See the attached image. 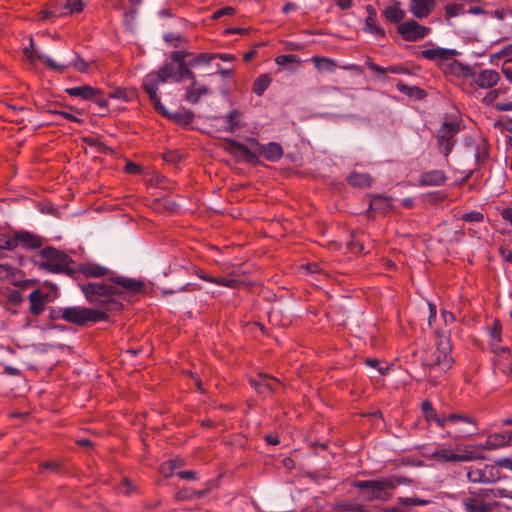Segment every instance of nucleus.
Here are the masks:
<instances>
[{
	"instance_id": "obj_5",
	"label": "nucleus",
	"mask_w": 512,
	"mask_h": 512,
	"mask_svg": "<svg viewBox=\"0 0 512 512\" xmlns=\"http://www.w3.org/2000/svg\"><path fill=\"white\" fill-rule=\"evenodd\" d=\"M451 71L463 77L472 78L474 83L481 89H489L495 86L500 80L498 72L492 69L482 70L477 73L470 66L464 65L458 61L450 63Z\"/></svg>"
},
{
	"instance_id": "obj_19",
	"label": "nucleus",
	"mask_w": 512,
	"mask_h": 512,
	"mask_svg": "<svg viewBox=\"0 0 512 512\" xmlns=\"http://www.w3.org/2000/svg\"><path fill=\"white\" fill-rule=\"evenodd\" d=\"M65 92L72 97H79L83 100L90 101L91 99H94L96 96L104 94L101 89H97L89 85L67 88Z\"/></svg>"
},
{
	"instance_id": "obj_52",
	"label": "nucleus",
	"mask_w": 512,
	"mask_h": 512,
	"mask_svg": "<svg viewBox=\"0 0 512 512\" xmlns=\"http://www.w3.org/2000/svg\"><path fill=\"white\" fill-rule=\"evenodd\" d=\"M201 278L210 283L218 284L221 286H231V282H232V280H228L226 278H214V277H207V276H201Z\"/></svg>"
},
{
	"instance_id": "obj_59",
	"label": "nucleus",
	"mask_w": 512,
	"mask_h": 512,
	"mask_svg": "<svg viewBox=\"0 0 512 512\" xmlns=\"http://www.w3.org/2000/svg\"><path fill=\"white\" fill-rule=\"evenodd\" d=\"M39 15H40L41 20H46V19L54 16V14L52 13L49 6H47V4L45 5V8L42 11H40Z\"/></svg>"
},
{
	"instance_id": "obj_15",
	"label": "nucleus",
	"mask_w": 512,
	"mask_h": 512,
	"mask_svg": "<svg viewBox=\"0 0 512 512\" xmlns=\"http://www.w3.org/2000/svg\"><path fill=\"white\" fill-rule=\"evenodd\" d=\"M436 346L438 353L436 361L440 364L448 360L449 354L452 350L450 336L445 331L437 332Z\"/></svg>"
},
{
	"instance_id": "obj_14",
	"label": "nucleus",
	"mask_w": 512,
	"mask_h": 512,
	"mask_svg": "<svg viewBox=\"0 0 512 512\" xmlns=\"http://www.w3.org/2000/svg\"><path fill=\"white\" fill-rule=\"evenodd\" d=\"M428 457L438 463L464 462L471 459V456L467 454H457L450 448L438 449L432 452Z\"/></svg>"
},
{
	"instance_id": "obj_38",
	"label": "nucleus",
	"mask_w": 512,
	"mask_h": 512,
	"mask_svg": "<svg viewBox=\"0 0 512 512\" xmlns=\"http://www.w3.org/2000/svg\"><path fill=\"white\" fill-rule=\"evenodd\" d=\"M365 363L368 367L375 369L379 375H385L389 371V367L375 358H367Z\"/></svg>"
},
{
	"instance_id": "obj_50",
	"label": "nucleus",
	"mask_w": 512,
	"mask_h": 512,
	"mask_svg": "<svg viewBox=\"0 0 512 512\" xmlns=\"http://www.w3.org/2000/svg\"><path fill=\"white\" fill-rule=\"evenodd\" d=\"M462 219L467 222H480L483 220V214L477 211H472L464 214Z\"/></svg>"
},
{
	"instance_id": "obj_60",
	"label": "nucleus",
	"mask_w": 512,
	"mask_h": 512,
	"mask_svg": "<svg viewBox=\"0 0 512 512\" xmlns=\"http://www.w3.org/2000/svg\"><path fill=\"white\" fill-rule=\"evenodd\" d=\"M501 216L504 220L512 225V208H505L501 211Z\"/></svg>"
},
{
	"instance_id": "obj_8",
	"label": "nucleus",
	"mask_w": 512,
	"mask_h": 512,
	"mask_svg": "<svg viewBox=\"0 0 512 512\" xmlns=\"http://www.w3.org/2000/svg\"><path fill=\"white\" fill-rule=\"evenodd\" d=\"M40 61L44 62L49 68L63 72L69 67L75 68L80 73H86L88 71V63L79 55L74 54L73 59L67 63H58L51 57L45 54H37Z\"/></svg>"
},
{
	"instance_id": "obj_21",
	"label": "nucleus",
	"mask_w": 512,
	"mask_h": 512,
	"mask_svg": "<svg viewBox=\"0 0 512 512\" xmlns=\"http://www.w3.org/2000/svg\"><path fill=\"white\" fill-rule=\"evenodd\" d=\"M392 198L386 195H373L370 199L367 215L370 216L372 211L387 212L391 208Z\"/></svg>"
},
{
	"instance_id": "obj_36",
	"label": "nucleus",
	"mask_w": 512,
	"mask_h": 512,
	"mask_svg": "<svg viewBox=\"0 0 512 512\" xmlns=\"http://www.w3.org/2000/svg\"><path fill=\"white\" fill-rule=\"evenodd\" d=\"M275 63L279 66H287L291 63H295L300 65L302 63L301 59L295 54H282L278 55L275 58Z\"/></svg>"
},
{
	"instance_id": "obj_24",
	"label": "nucleus",
	"mask_w": 512,
	"mask_h": 512,
	"mask_svg": "<svg viewBox=\"0 0 512 512\" xmlns=\"http://www.w3.org/2000/svg\"><path fill=\"white\" fill-rule=\"evenodd\" d=\"M446 176L441 170H432L420 176L422 186H439L445 182Z\"/></svg>"
},
{
	"instance_id": "obj_51",
	"label": "nucleus",
	"mask_w": 512,
	"mask_h": 512,
	"mask_svg": "<svg viewBox=\"0 0 512 512\" xmlns=\"http://www.w3.org/2000/svg\"><path fill=\"white\" fill-rule=\"evenodd\" d=\"M235 12V9L231 6H226L224 8H221V9H218L217 11H215L212 15V18L213 19H219L223 16H227V15H233Z\"/></svg>"
},
{
	"instance_id": "obj_16",
	"label": "nucleus",
	"mask_w": 512,
	"mask_h": 512,
	"mask_svg": "<svg viewBox=\"0 0 512 512\" xmlns=\"http://www.w3.org/2000/svg\"><path fill=\"white\" fill-rule=\"evenodd\" d=\"M15 240L18 245H21L25 249H37L41 247V238L29 231L21 230L15 232Z\"/></svg>"
},
{
	"instance_id": "obj_6",
	"label": "nucleus",
	"mask_w": 512,
	"mask_h": 512,
	"mask_svg": "<svg viewBox=\"0 0 512 512\" xmlns=\"http://www.w3.org/2000/svg\"><path fill=\"white\" fill-rule=\"evenodd\" d=\"M461 502L465 512H493L499 506L498 502H490L484 488L469 489Z\"/></svg>"
},
{
	"instance_id": "obj_58",
	"label": "nucleus",
	"mask_w": 512,
	"mask_h": 512,
	"mask_svg": "<svg viewBox=\"0 0 512 512\" xmlns=\"http://www.w3.org/2000/svg\"><path fill=\"white\" fill-rule=\"evenodd\" d=\"M91 101L95 102L100 109L104 110L108 108V102L106 99H104L103 94L96 96L94 99H91Z\"/></svg>"
},
{
	"instance_id": "obj_63",
	"label": "nucleus",
	"mask_w": 512,
	"mask_h": 512,
	"mask_svg": "<svg viewBox=\"0 0 512 512\" xmlns=\"http://www.w3.org/2000/svg\"><path fill=\"white\" fill-rule=\"evenodd\" d=\"M297 9V5L295 3H292V2H288L286 3L283 8H282V11L287 14L291 11H294Z\"/></svg>"
},
{
	"instance_id": "obj_13",
	"label": "nucleus",
	"mask_w": 512,
	"mask_h": 512,
	"mask_svg": "<svg viewBox=\"0 0 512 512\" xmlns=\"http://www.w3.org/2000/svg\"><path fill=\"white\" fill-rule=\"evenodd\" d=\"M28 300L30 303V313L34 316H39L45 308V305L53 300L49 293L42 291L41 289L33 290Z\"/></svg>"
},
{
	"instance_id": "obj_7",
	"label": "nucleus",
	"mask_w": 512,
	"mask_h": 512,
	"mask_svg": "<svg viewBox=\"0 0 512 512\" xmlns=\"http://www.w3.org/2000/svg\"><path fill=\"white\" fill-rule=\"evenodd\" d=\"M460 131V124L456 122H445L437 134V142L440 151L448 156L454 147V137Z\"/></svg>"
},
{
	"instance_id": "obj_1",
	"label": "nucleus",
	"mask_w": 512,
	"mask_h": 512,
	"mask_svg": "<svg viewBox=\"0 0 512 512\" xmlns=\"http://www.w3.org/2000/svg\"><path fill=\"white\" fill-rule=\"evenodd\" d=\"M86 300L98 309L71 306L60 309L61 319L66 322L84 326L87 323H96L107 319L106 311L119 310L120 299L128 300L132 295L143 289V284L132 278L115 276L110 283L83 282L79 283Z\"/></svg>"
},
{
	"instance_id": "obj_31",
	"label": "nucleus",
	"mask_w": 512,
	"mask_h": 512,
	"mask_svg": "<svg viewBox=\"0 0 512 512\" xmlns=\"http://www.w3.org/2000/svg\"><path fill=\"white\" fill-rule=\"evenodd\" d=\"M135 96L134 91L117 87L108 93V97L112 99L121 100L123 102L131 101Z\"/></svg>"
},
{
	"instance_id": "obj_12",
	"label": "nucleus",
	"mask_w": 512,
	"mask_h": 512,
	"mask_svg": "<svg viewBox=\"0 0 512 512\" xmlns=\"http://www.w3.org/2000/svg\"><path fill=\"white\" fill-rule=\"evenodd\" d=\"M460 53L455 49H448V48H431V49H425L422 51V56L425 59L436 61L439 65H442L446 61H450L451 63L453 61H456L454 59L455 56L459 55Z\"/></svg>"
},
{
	"instance_id": "obj_33",
	"label": "nucleus",
	"mask_w": 512,
	"mask_h": 512,
	"mask_svg": "<svg viewBox=\"0 0 512 512\" xmlns=\"http://www.w3.org/2000/svg\"><path fill=\"white\" fill-rule=\"evenodd\" d=\"M385 18L391 23H399L403 20L405 12L395 6L387 7L383 12Z\"/></svg>"
},
{
	"instance_id": "obj_42",
	"label": "nucleus",
	"mask_w": 512,
	"mask_h": 512,
	"mask_svg": "<svg viewBox=\"0 0 512 512\" xmlns=\"http://www.w3.org/2000/svg\"><path fill=\"white\" fill-rule=\"evenodd\" d=\"M191 55H192V53L187 50H177V51L171 52L169 57L171 60L182 65V64H187L188 60H186V58L190 57Z\"/></svg>"
},
{
	"instance_id": "obj_56",
	"label": "nucleus",
	"mask_w": 512,
	"mask_h": 512,
	"mask_svg": "<svg viewBox=\"0 0 512 512\" xmlns=\"http://www.w3.org/2000/svg\"><path fill=\"white\" fill-rule=\"evenodd\" d=\"M495 463L502 468L512 470V458H500L495 461Z\"/></svg>"
},
{
	"instance_id": "obj_20",
	"label": "nucleus",
	"mask_w": 512,
	"mask_h": 512,
	"mask_svg": "<svg viewBox=\"0 0 512 512\" xmlns=\"http://www.w3.org/2000/svg\"><path fill=\"white\" fill-rule=\"evenodd\" d=\"M435 6V0H410V11L419 19L427 17Z\"/></svg>"
},
{
	"instance_id": "obj_53",
	"label": "nucleus",
	"mask_w": 512,
	"mask_h": 512,
	"mask_svg": "<svg viewBox=\"0 0 512 512\" xmlns=\"http://www.w3.org/2000/svg\"><path fill=\"white\" fill-rule=\"evenodd\" d=\"M69 6L67 7L68 14L73 12H80L83 9L82 0H69Z\"/></svg>"
},
{
	"instance_id": "obj_34",
	"label": "nucleus",
	"mask_w": 512,
	"mask_h": 512,
	"mask_svg": "<svg viewBox=\"0 0 512 512\" xmlns=\"http://www.w3.org/2000/svg\"><path fill=\"white\" fill-rule=\"evenodd\" d=\"M485 493L490 498V502H497L496 498H509L512 499V491L504 488H484Z\"/></svg>"
},
{
	"instance_id": "obj_29",
	"label": "nucleus",
	"mask_w": 512,
	"mask_h": 512,
	"mask_svg": "<svg viewBox=\"0 0 512 512\" xmlns=\"http://www.w3.org/2000/svg\"><path fill=\"white\" fill-rule=\"evenodd\" d=\"M271 77L268 74H262L259 77H257L253 83V92L261 96L263 93L267 90L269 85L271 84Z\"/></svg>"
},
{
	"instance_id": "obj_49",
	"label": "nucleus",
	"mask_w": 512,
	"mask_h": 512,
	"mask_svg": "<svg viewBox=\"0 0 512 512\" xmlns=\"http://www.w3.org/2000/svg\"><path fill=\"white\" fill-rule=\"evenodd\" d=\"M502 327L498 320H494L493 327L490 329V336L494 341L500 342Z\"/></svg>"
},
{
	"instance_id": "obj_61",
	"label": "nucleus",
	"mask_w": 512,
	"mask_h": 512,
	"mask_svg": "<svg viewBox=\"0 0 512 512\" xmlns=\"http://www.w3.org/2000/svg\"><path fill=\"white\" fill-rule=\"evenodd\" d=\"M499 111H512V101L507 103H499L496 105Z\"/></svg>"
},
{
	"instance_id": "obj_23",
	"label": "nucleus",
	"mask_w": 512,
	"mask_h": 512,
	"mask_svg": "<svg viewBox=\"0 0 512 512\" xmlns=\"http://www.w3.org/2000/svg\"><path fill=\"white\" fill-rule=\"evenodd\" d=\"M81 272L86 277H103L109 273V269L95 263H85L78 266L77 272Z\"/></svg>"
},
{
	"instance_id": "obj_44",
	"label": "nucleus",
	"mask_w": 512,
	"mask_h": 512,
	"mask_svg": "<svg viewBox=\"0 0 512 512\" xmlns=\"http://www.w3.org/2000/svg\"><path fill=\"white\" fill-rule=\"evenodd\" d=\"M84 140L89 146L95 147L100 153L107 154L112 152V150L108 146H106L104 143L100 142L95 138L87 137Z\"/></svg>"
},
{
	"instance_id": "obj_48",
	"label": "nucleus",
	"mask_w": 512,
	"mask_h": 512,
	"mask_svg": "<svg viewBox=\"0 0 512 512\" xmlns=\"http://www.w3.org/2000/svg\"><path fill=\"white\" fill-rule=\"evenodd\" d=\"M29 44H30L29 47H25L23 49V55L25 56V58L30 62H33L34 59L40 60L37 56V54H40V53L33 50V39L32 38L29 39Z\"/></svg>"
},
{
	"instance_id": "obj_39",
	"label": "nucleus",
	"mask_w": 512,
	"mask_h": 512,
	"mask_svg": "<svg viewBox=\"0 0 512 512\" xmlns=\"http://www.w3.org/2000/svg\"><path fill=\"white\" fill-rule=\"evenodd\" d=\"M365 31L374 35L384 36L385 31L376 24V17H367L365 21Z\"/></svg>"
},
{
	"instance_id": "obj_25",
	"label": "nucleus",
	"mask_w": 512,
	"mask_h": 512,
	"mask_svg": "<svg viewBox=\"0 0 512 512\" xmlns=\"http://www.w3.org/2000/svg\"><path fill=\"white\" fill-rule=\"evenodd\" d=\"M260 154L267 160L276 162L282 157L283 150L280 144L270 142L267 145L260 146Z\"/></svg>"
},
{
	"instance_id": "obj_10",
	"label": "nucleus",
	"mask_w": 512,
	"mask_h": 512,
	"mask_svg": "<svg viewBox=\"0 0 512 512\" xmlns=\"http://www.w3.org/2000/svg\"><path fill=\"white\" fill-rule=\"evenodd\" d=\"M398 32L407 41H416L424 38L430 29L420 25L414 20L406 21L398 26Z\"/></svg>"
},
{
	"instance_id": "obj_4",
	"label": "nucleus",
	"mask_w": 512,
	"mask_h": 512,
	"mask_svg": "<svg viewBox=\"0 0 512 512\" xmlns=\"http://www.w3.org/2000/svg\"><path fill=\"white\" fill-rule=\"evenodd\" d=\"M42 261L39 262L41 268H45L53 273L64 272L70 276L76 273V269L71 267L73 260L64 252L53 247H45L40 251Z\"/></svg>"
},
{
	"instance_id": "obj_37",
	"label": "nucleus",
	"mask_w": 512,
	"mask_h": 512,
	"mask_svg": "<svg viewBox=\"0 0 512 512\" xmlns=\"http://www.w3.org/2000/svg\"><path fill=\"white\" fill-rule=\"evenodd\" d=\"M431 501L419 497H400L398 503L402 506H425Z\"/></svg>"
},
{
	"instance_id": "obj_32",
	"label": "nucleus",
	"mask_w": 512,
	"mask_h": 512,
	"mask_svg": "<svg viewBox=\"0 0 512 512\" xmlns=\"http://www.w3.org/2000/svg\"><path fill=\"white\" fill-rule=\"evenodd\" d=\"M69 5V0H53L47 3V6H49L54 16L68 15L67 7Z\"/></svg>"
},
{
	"instance_id": "obj_27",
	"label": "nucleus",
	"mask_w": 512,
	"mask_h": 512,
	"mask_svg": "<svg viewBox=\"0 0 512 512\" xmlns=\"http://www.w3.org/2000/svg\"><path fill=\"white\" fill-rule=\"evenodd\" d=\"M347 180L350 185L359 188L369 187L371 186L373 181L369 174L357 172L350 174Z\"/></svg>"
},
{
	"instance_id": "obj_22",
	"label": "nucleus",
	"mask_w": 512,
	"mask_h": 512,
	"mask_svg": "<svg viewBox=\"0 0 512 512\" xmlns=\"http://www.w3.org/2000/svg\"><path fill=\"white\" fill-rule=\"evenodd\" d=\"M421 410L425 415L427 422H434L436 425L443 429L446 425L445 417H439L436 410L433 408L432 403L429 400H425L421 403Z\"/></svg>"
},
{
	"instance_id": "obj_28",
	"label": "nucleus",
	"mask_w": 512,
	"mask_h": 512,
	"mask_svg": "<svg viewBox=\"0 0 512 512\" xmlns=\"http://www.w3.org/2000/svg\"><path fill=\"white\" fill-rule=\"evenodd\" d=\"M311 60L315 68L320 72L332 73L337 67L335 61L330 58L314 56Z\"/></svg>"
},
{
	"instance_id": "obj_9",
	"label": "nucleus",
	"mask_w": 512,
	"mask_h": 512,
	"mask_svg": "<svg viewBox=\"0 0 512 512\" xmlns=\"http://www.w3.org/2000/svg\"><path fill=\"white\" fill-rule=\"evenodd\" d=\"M222 148L240 161L255 164L258 161L257 155L248 149L244 144L231 138H224Z\"/></svg>"
},
{
	"instance_id": "obj_45",
	"label": "nucleus",
	"mask_w": 512,
	"mask_h": 512,
	"mask_svg": "<svg viewBox=\"0 0 512 512\" xmlns=\"http://www.w3.org/2000/svg\"><path fill=\"white\" fill-rule=\"evenodd\" d=\"M445 419H446V423L447 422L456 423L458 421L465 422V423H468V424H474L475 423L473 418H471V417H469L467 415L456 414V413L450 414L448 417H445Z\"/></svg>"
},
{
	"instance_id": "obj_26",
	"label": "nucleus",
	"mask_w": 512,
	"mask_h": 512,
	"mask_svg": "<svg viewBox=\"0 0 512 512\" xmlns=\"http://www.w3.org/2000/svg\"><path fill=\"white\" fill-rule=\"evenodd\" d=\"M208 92L209 89L205 85H190L185 90V100L191 104H196L199 102L201 96Z\"/></svg>"
},
{
	"instance_id": "obj_41",
	"label": "nucleus",
	"mask_w": 512,
	"mask_h": 512,
	"mask_svg": "<svg viewBox=\"0 0 512 512\" xmlns=\"http://www.w3.org/2000/svg\"><path fill=\"white\" fill-rule=\"evenodd\" d=\"M163 39L165 42L170 43L174 47H180L181 43L186 41V38L181 34L172 32L165 33L163 35Z\"/></svg>"
},
{
	"instance_id": "obj_43",
	"label": "nucleus",
	"mask_w": 512,
	"mask_h": 512,
	"mask_svg": "<svg viewBox=\"0 0 512 512\" xmlns=\"http://www.w3.org/2000/svg\"><path fill=\"white\" fill-rule=\"evenodd\" d=\"M84 140L89 146L95 147L100 153L107 154L112 152V150L108 146H106L104 143L100 142L95 138L87 137Z\"/></svg>"
},
{
	"instance_id": "obj_30",
	"label": "nucleus",
	"mask_w": 512,
	"mask_h": 512,
	"mask_svg": "<svg viewBox=\"0 0 512 512\" xmlns=\"http://www.w3.org/2000/svg\"><path fill=\"white\" fill-rule=\"evenodd\" d=\"M163 115L168 116L173 119L175 122L183 125H190L193 121L194 115L189 111H181L176 112L174 114H169L166 110L161 112Z\"/></svg>"
},
{
	"instance_id": "obj_3",
	"label": "nucleus",
	"mask_w": 512,
	"mask_h": 512,
	"mask_svg": "<svg viewBox=\"0 0 512 512\" xmlns=\"http://www.w3.org/2000/svg\"><path fill=\"white\" fill-rule=\"evenodd\" d=\"M182 65L170 59L169 62H165L158 72L149 73L143 79V88L149 96L150 101L153 103L154 108L158 112H164L165 107L161 103L160 96L158 94V86L162 83L172 81L174 83H180Z\"/></svg>"
},
{
	"instance_id": "obj_17",
	"label": "nucleus",
	"mask_w": 512,
	"mask_h": 512,
	"mask_svg": "<svg viewBox=\"0 0 512 512\" xmlns=\"http://www.w3.org/2000/svg\"><path fill=\"white\" fill-rule=\"evenodd\" d=\"M218 57V53H200L188 60L192 68H200L205 71L207 75H213L214 72L210 71L211 63Z\"/></svg>"
},
{
	"instance_id": "obj_40",
	"label": "nucleus",
	"mask_w": 512,
	"mask_h": 512,
	"mask_svg": "<svg viewBox=\"0 0 512 512\" xmlns=\"http://www.w3.org/2000/svg\"><path fill=\"white\" fill-rule=\"evenodd\" d=\"M192 68L190 64L187 62V64H182L181 74H180V83L184 79H189L191 81L190 85H197L198 82L196 80V75L194 72L190 70Z\"/></svg>"
},
{
	"instance_id": "obj_35",
	"label": "nucleus",
	"mask_w": 512,
	"mask_h": 512,
	"mask_svg": "<svg viewBox=\"0 0 512 512\" xmlns=\"http://www.w3.org/2000/svg\"><path fill=\"white\" fill-rule=\"evenodd\" d=\"M17 248V243L15 240V233L13 235L0 233V251L8 250L12 251Z\"/></svg>"
},
{
	"instance_id": "obj_47",
	"label": "nucleus",
	"mask_w": 512,
	"mask_h": 512,
	"mask_svg": "<svg viewBox=\"0 0 512 512\" xmlns=\"http://www.w3.org/2000/svg\"><path fill=\"white\" fill-rule=\"evenodd\" d=\"M196 494V490L193 489H181L176 492L175 498L176 500L182 501V500H189L193 499Z\"/></svg>"
},
{
	"instance_id": "obj_46",
	"label": "nucleus",
	"mask_w": 512,
	"mask_h": 512,
	"mask_svg": "<svg viewBox=\"0 0 512 512\" xmlns=\"http://www.w3.org/2000/svg\"><path fill=\"white\" fill-rule=\"evenodd\" d=\"M464 12V7L461 4H449L446 7V16L449 18L459 16Z\"/></svg>"
},
{
	"instance_id": "obj_54",
	"label": "nucleus",
	"mask_w": 512,
	"mask_h": 512,
	"mask_svg": "<svg viewBox=\"0 0 512 512\" xmlns=\"http://www.w3.org/2000/svg\"><path fill=\"white\" fill-rule=\"evenodd\" d=\"M47 112L50 113V114L60 115L63 118H65V119H67L69 121H72V122H77V123L80 122L79 118H77L76 116H74V115H72V114H70L68 112H65V111H58V110H51V109H49Z\"/></svg>"
},
{
	"instance_id": "obj_64",
	"label": "nucleus",
	"mask_w": 512,
	"mask_h": 512,
	"mask_svg": "<svg viewBox=\"0 0 512 512\" xmlns=\"http://www.w3.org/2000/svg\"><path fill=\"white\" fill-rule=\"evenodd\" d=\"M136 15H137V10L135 8H131L129 9L126 13H125V19L127 21L129 20H134L136 18Z\"/></svg>"
},
{
	"instance_id": "obj_57",
	"label": "nucleus",
	"mask_w": 512,
	"mask_h": 512,
	"mask_svg": "<svg viewBox=\"0 0 512 512\" xmlns=\"http://www.w3.org/2000/svg\"><path fill=\"white\" fill-rule=\"evenodd\" d=\"M125 170L128 172V173H132V174H138L142 171V168L141 166H139L138 164L136 163H133V162H127V164L125 165Z\"/></svg>"
},
{
	"instance_id": "obj_11",
	"label": "nucleus",
	"mask_w": 512,
	"mask_h": 512,
	"mask_svg": "<svg viewBox=\"0 0 512 512\" xmlns=\"http://www.w3.org/2000/svg\"><path fill=\"white\" fill-rule=\"evenodd\" d=\"M240 116L241 111L233 109L223 118L212 117L211 119L215 122L213 126L217 131L233 133L237 128L241 127V122L239 120Z\"/></svg>"
},
{
	"instance_id": "obj_55",
	"label": "nucleus",
	"mask_w": 512,
	"mask_h": 512,
	"mask_svg": "<svg viewBox=\"0 0 512 512\" xmlns=\"http://www.w3.org/2000/svg\"><path fill=\"white\" fill-rule=\"evenodd\" d=\"M179 478L184 480H195L197 479V473L195 471L186 470V471H179L176 474Z\"/></svg>"
},
{
	"instance_id": "obj_2",
	"label": "nucleus",
	"mask_w": 512,
	"mask_h": 512,
	"mask_svg": "<svg viewBox=\"0 0 512 512\" xmlns=\"http://www.w3.org/2000/svg\"><path fill=\"white\" fill-rule=\"evenodd\" d=\"M414 481L405 475H387L374 480H355L354 488L360 492V497L366 502H387L392 498V490L398 486H409Z\"/></svg>"
},
{
	"instance_id": "obj_62",
	"label": "nucleus",
	"mask_w": 512,
	"mask_h": 512,
	"mask_svg": "<svg viewBox=\"0 0 512 512\" xmlns=\"http://www.w3.org/2000/svg\"><path fill=\"white\" fill-rule=\"evenodd\" d=\"M442 318L445 322V324L452 323L454 321V315L451 312L443 311L442 312Z\"/></svg>"
},
{
	"instance_id": "obj_18",
	"label": "nucleus",
	"mask_w": 512,
	"mask_h": 512,
	"mask_svg": "<svg viewBox=\"0 0 512 512\" xmlns=\"http://www.w3.org/2000/svg\"><path fill=\"white\" fill-rule=\"evenodd\" d=\"M493 467L485 466L484 468L470 467L467 472V477L473 483H488L495 481L492 474Z\"/></svg>"
}]
</instances>
